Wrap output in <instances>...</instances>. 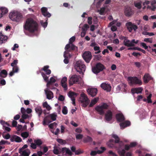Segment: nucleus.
Wrapping results in <instances>:
<instances>
[{"label": "nucleus", "instance_id": "f257e3e1", "mask_svg": "<svg viewBox=\"0 0 156 156\" xmlns=\"http://www.w3.org/2000/svg\"><path fill=\"white\" fill-rule=\"evenodd\" d=\"M23 28L24 30L33 33L37 30L38 24L33 18H30L27 19L24 23Z\"/></svg>", "mask_w": 156, "mask_h": 156}, {"label": "nucleus", "instance_id": "f03ea898", "mask_svg": "<svg viewBox=\"0 0 156 156\" xmlns=\"http://www.w3.org/2000/svg\"><path fill=\"white\" fill-rule=\"evenodd\" d=\"M112 137L115 139V143L119 144V147L117 149V152L120 156H131V153L128 152L126 154L125 149H122L124 147V144L122 141H120V139L118 136L116 134H112Z\"/></svg>", "mask_w": 156, "mask_h": 156}, {"label": "nucleus", "instance_id": "7ed1b4c3", "mask_svg": "<svg viewBox=\"0 0 156 156\" xmlns=\"http://www.w3.org/2000/svg\"><path fill=\"white\" fill-rule=\"evenodd\" d=\"M9 16L12 21L16 23L21 22L23 18V15L20 12L15 10L11 11L9 12Z\"/></svg>", "mask_w": 156, "mask_h": 156}, {"label": "nucleus", "instance_id": "20e7f679", "mask_svg": "<svg viewBox=\"0 0 156 156\" xmlns=\"http://www.w3.org/2000/svg\"><path fill=\"white\" fill-rule=\"evenodd\" d=\"M74 68L76 71L80 73H83L86 69V66L83 62L81 60H79L75 62Z\"/></svg>", "mask_w": 156, "mask_h": 156}, {"label": "nucleus", "instance_id": "39448f33", "mask_svg": "<svg viewBox=\"0 0 156 156\" xmlns=\"http://www.w3.org/2000/svg\"><path fill=\"white\" fill-rule=\"evenodd\" d=\"M79 101L82 104L83 107H85L89 104L90 100L86 94L82 93L80 95Z\"/></svg>", "mask_w": 156, "mask_h": 156}, {"label": "nucleus", "instance_id": "423d86ee", "mask_svg": "<svg viewBox=\"0 0 156 156\" xmlns=\"http://www.w3.org/2000/svg\"><path fill=\"white\" fill-rule=\"evenodd\" d=\"M18 61L17 60H14L13 62L11 64V66L12 67V71L9 74L10 76H11L13 75L14 73H17L19 70V68L17 66Z\"/></svg>", "mask_w": 156, "mask_h": 156}, {"label": "nucleus", "instance_id": "0eeeda50", "mask_svg": "<svg viewBox=\"0 0 156 156\" xmlns=\"http://www.w3.org/2000/svg\"><path fill=\"white\" fill-rule=\"evenodd\" d=\"M75 40V37L74 36H73L69 39V43L67 44L65 47V50L70 51L71 50L75 49L76 48V47L73 45L72 43Z\"/></svg>", "mask_w": 156, "mask_h": 156}, {"label": "nucleus", "instance_id": "6e6552de", "mask_svg": "<svg viewBox=\"0 0 156 156\" xmlns=\"http://www.w3.org/2000/svg\"><path fill=\"white\" fill-rule=\"evenodd\" d=\"M81 80V78L79 76L76 75H72L70 78L69 84L70 85H71L74 83H79Z\"/></svg>", "mask_w": 156, "mask_h": 156}, {"label": "nucleus", "instance_id": "1a4fd4ad", "mask_svg": "<svg viewBox=\"0 0 156 156\" xmlns=\"http://www.w3.org/2000/svg\"><path fill=\"white\" fill-rule=\"evenodd\" d=\"M128 81L130 85L133 84L141 85L142 84L141 80L138 79L136 77H129L128 78Z\"/></svg>", "mask_w": 156, "mask_h": 156}, {"label": "nucleus", "instance_id": "9d476101", "mask_svg": "<svg viewBox=\"0 0 156 156\" xmlns=\"http://www.w3.org/2000/svg\"><path fill=\"white\" fill-rule=\"evenodd\" d=\"M104 68V66L100 63H98L95 66L92 68V71L93 73L97 74L100 72L102 71Z\"/></svg>", "mask_w": 156, "mask_h": 156}, {"label": "nucleus", "instance_id": "9b49d317", "mask_svg": "<svg viewBox=\"0 0 156 156\" xmlns=\"http://www.w3.org/2000/svg\"><path fill=\"white\" fill-rule=\"evenodd\" d=\"M108 106L107 104L103 103L96 107L95 109L100 114L102 115L104 113L105 109L107 108Z\"/></svg>", "mask_w": 156, "mask_h": 156}, {"label": "nucleus", "instance_id": "f8f14e48", "mask_svg": "<svg viewBox=\"0 0 156 156\" xmlns=\"http://www.w3.org/2000/svg\"><path fill=\"white\" fill-rule=\"evenodd\" d=\"M126 26L127 29L130 32H131L133 30L136 31L138 28L137 26L136 25L130 22H128L126 23Z\"/></svg>", "mask_w": 156, "mask_h": 156}, {"label": "nucleus", "instance_id": "ddd939ff", "mask_svg": "<svg viewBox=\"0 0 156 156\" xmlns=\"http://www.w3.org/2000/svg\"><path fill=\"white\" fill-rule=\"evenodd\" d=\"M83 57L87 63H89L91 58V53L90 51H86L83 54Z\"/></svg>", "mask_w": 156, "mask_h": 156}, {"label": "nucleus", "instance_id": "4468645a", "mask_svg": "<svg viewBox=\"0 0 156 156\" xmlns=\"http://www.w3.org/2000/svg\"><path fill=\"white\" fill-rule=\"evenodd\" d=\"M87 92L92 97H94L97 94L98 90L96 88H90L87 90Z\"/></svg>", "mask_w": 156, "mask_h": 156}, {"label": "nucleus", "instance_id": "2eb2a0df", "mask_svg": "<svg viewBox=\"0 0 156 156\" xmlns=\"http://www.w3.org/2000/svg\"><path fill=\"white\" fill-rule=\"evenodd\" d=\"M77 94L73 92L70 91L68 93L69 97L72 101V103L74 105H75V98L77 96Z\"/></svg>", "mask_w": 156, "mask_h": 156}, {"label": "nucleus", "instance_id": "dca6fc26", "mask_svg": "<svg viewBox=\"0 0 156 156\" xmlns=\"http://www.w3.org/2000/svg\"><path fill=\"white\" fill-rule=\"evenodd\" d=\"M100 86L103 89L107 91H110L111 90V87L109 84L106 82L102 83Z\"/></svg>", "mask_w": 156, "mask_h": 156}, {"label": "nucleus", "instance_id": "f3484780", "mask_svg": "<svg viewBox=\"0 0 156 156\" xmlns=\"http://www.w3.org/2000/svg\"><path fill=\"white\" fill-rule=\"evenodd\" d=\"M41 11L42 15L44 16L50 17L51 16V14L48 12V9L46 7H42L41 9Z\"/></svg>", "mask_w": 156, "mask_h": 156}, {"label": "nucleus", "instance_id": "a211bd4d", "mask_svg": "<svg viewBox=\"0 0 156 156\" xmlns=\"http://www.w3.org/2000/svg\"><path fill=\"white\" fill-rule=\"evenodd\" d=\"M44 91L47 99L50 100L53 98V94L51 91L49 90V87H47V88L44 90Z\"/></svg>", "mask_w": 156, "mask_h": 156}, {"label": "nucleus", "instance_id": "6ab92c4d", "mask_svg": "<svg viewBox=\"0 0 156 156\" xmlns=\"http://www.w3.org/2000/svg\"><path fill=\"white\" fill-rule=\"evenodd\" d=\"M10 140L12 142H20L22 141V140L19 136L13 135L11 136Z\"/></svg>", "mask_w": 156, "mask_h": 156}, {"label": "nucleus", "instance_id": "aec40b11", "mask_svg": "<svg viewBox=\"0 0 156 156\" xmlns=\"http://www.w3.org/2000/svg\"><path fill=\"white\" fill-rule=\"evenodd\" d=\"M124 13L125 15L127 16H130L132 15L133 12L130 7H126L124 10Z\"/></svg>", "mask_w": 156, "mask_h": 156}, {"label": "nucleus", "instance_id": "412c9836", "mask_svg": "<svg viewBox=\"0 0 156 156\" xmlns=\"http://www.w3.org/2000/svg\"><path fill=\"white\" fill-rule=\"evenodd\" d=\"M8 10L7 8L5 7H1L0 8V18H2L4 15L8 13Z\"/></svg>", "mask_w": 156, "mask_h": 156}, {"label": "nucleus", "instance_id": "4be33fe9", "mask_svg": "<svg viewBox=\"0 0 156 156\" xmlns=\"http://www.w3.org/2000/svg\"><path fill=\"white\" fill-rule=\"evenodd\" d=\"M67 81V78L66 77H63L61 81V85L65 90H67V86L66 83Z\"/></svg>", "mask_w": 156, "mask_h": 156}, {"label": "nucleus", "instance_id": "5701e85b", "mask_svg": "<svg viewBox=\"0 0 156 156\" xmlns=\"http://www.w3.org/2000/svg\"><path fill=\"white\" fill-rule=\"evenodd\" d=\"M101 151L98 150L97 151H92L90 153V155L91 156H94L97 154H101L104 151L106 150V148L104 147H100Z\"/></svg>", "mask_w": 156, "mask_h": 156}, {"label": "nucleus", "instance_id": "b1692460", "mask_svg": "<svg viewBox=\"0 0 156 156\" xmlns=\"http://www.w3.org/2000/svg\"><path fill=\"white\" fill-rule=\"evenodd\" d=\"M112 113L110 111H108L105 114V119L107 122H109L112 119Z\"/></svg>", "mask_w": 156, "mask_h": 156}, {"label": "nucleus", "instance_id": "393cba45", "mask_svg": "<svg viewBox=\"0 0 156 156\" xmlns=\"http://www.w3.org/2000/svg\"><path fill=\"white\" fill-rule=\"evenodd\" d=\"M21 112L22 114V117L23 119H25L29 117V116L28 115V113L26 112L25 109L24 108H21Z\"/></svg>", "mask_w": 156, "mask_h": 156}, {"label": "nucleus", "instance_id": "a878e982", "mask_svg": "<svg viewBox=\"0 0 156 156\" xmlns=\"http://www.w3.org/2000/svg\"><path fill=\"white\" fill-rule=\"evenodd\" d=\"M35 110L36 113L40 117L42 113V110L41 107L39 105H37L35 107Z\"/></svg>", "mask_w": 156, "mask_h": 156}, {"label": "nucleus", "instance_id": "bb28decb", "mask_svg": "<svg viewBox=\"0 0 156 156\" xmlns=\"http://www.w3.org/2000/svg\"><path fill=\"white\" fill-rule=\"evenodd\" d=\"M142 90L143 88L141 87H140L137 88H132L131 89V91L133 94L135 93L138 94L141 93Z\"/></svg>", "mask_w": 156, "mask_h": 156}, {"label": "nucleus", "instance_id": "cd10ccee", "mask_svg": "<svg viewBox=\"0 0 156 156\" xmlns=\"http://www.w3.org/2000/svg\"><path fill=\"white\" fill-rule=\"evenodd\" d=\"M70 51L68 50H65V51L64 52V57L65 58V59L64 60V62L66 64H67L69 62V60L68 59V56L69 55V57H70V55L69 54V52Z\"/></svg>", "mask_w": 156, "mask_h": 156}, {"label": "nucleus", "instance_id": "c85d7f7f", "mask_svg": "<svg viewBox=\"0 0 156 156\" xmlns=\"http://www.w3.org/2000/svg\"><path fill=\"white\" fill-rule=\"evenodd\" d=\"M156 4V1L155 0H153L151 2V6L148 5L147 7V9H151L153 11L154 10L156 9V6L155 4Z\"/></svg>", "mask_w": 156, "mask_h": 156}, {"label": "nucleus", "instance_id": "c756f323", "mask_svg": "<svg viewBox=\"0 0 156 156\" xmlns=\"http://www.w3.org/2000/svg\"><path fill=\"white\" fill-rule=\"evenodd\" d=\"M137 144L136 142H134L130 143L129 145L126 144L125 146L124 145V147L125 150H128L131 147H135Z\"/></svg>", "mask_w": 156, "mask_h": 156}, {"label": "nucleus", "instance_id": "7c9ffc66", "mask_svg": "<svg viewBox=\"0 0 156 156\" xmlns=\"http://www.w3.org/2000/svg\"><path fill=\"white\" fill-rule=\"evenodd\" d=\"M116 118L118 121L121 122L123 121L124 119V117L122 113L118 114L116 115Z\"/></svg>", "mask_w": 156, "mask_h": 156}, {"label": "nucleus", "instance_id": "2f4dec72", "mask_svg": "<svg viewBox=\"0 0 156 156\" xmlns=\"http://www.w3.org/2000/svg\"><path fill=\"white\" fill-rule=\"evenodd\" d=\"M57 78L56 76H54L51 77L50 78V80L48 81L46 85L47 87H49L50 85H51L52 83H54L56 81V80Z\"/></svg>", "mask_w": 156, "mask_h": 156}, {"label": "nucleus", "instance_id": "473e14b6", "mask_svg": "<svg viewBox=\"0 0 156 156\" xmlns=\"http://www.w3.org/2000/svg\"><path fill=\"white\" fill-rule=\"evenodd\" d=\"M130 124V123L129 121H126L123 122L121 123L120 124L121 128V129H123L126 127L129 126Z\"/></svg>", "mask_w": 156, "mask_h": 156}, {"label": "nucleus", "instance_id": "72a5a7b5", "mask_svg": "<svg viewBox=\"0 0 156 156\" xmlns=\"http://www.w3.org/2000/svg\"><path fill=\"white\" fill-rule=\"evenodd\" d=\"M7 39L6 36L4 35L1 33H0V44L5 42Z\"/></svg>", "mask_w": 156, "mask_h": 156}, {"label": "nucleus", "instance_id": "f704fd0d", "mask_svg": "<svg viewBox=\"0 0 156 156\" xmlns=\"http://www.w3.org/2000/svg\"><path fill=\"white\" fill-rule=\"evenodd\" d=\"M123 43L127 47L133 46L131 41L127 39L126 37H124Z\"/></svg>", "mask_w": 156, "mask_h": 156}, {"label": "nucleus", "instance_id": "c9c22d12", "mask_svg": "<svg viewBox=\"0 0 156 156\" xmlns=\"http://www.w3.org/2000/svg\"><path fill=\"white\" fill-rule=\"evenodd\" d=\"M117 21L118 20H113L111 22L109 23L108 25V27H111L113 25L115 24L118 27H120L121 24V23L119 22H118Z\"/></svg>", "mask_w": 156, "mask_h": 156}, {"label": "nucleus", "instance_id": "e433bc0d", "mask_svg": "<svg viewBox=\"0 0 156 156\" xmlns=\"http://www.w3.org/2000/svg\"><path fill=\"white\" fill-rule=\"evenodd\" d=\"M151 77L149 74L148 73H146L143 77L144 81L145 83H147L151 79Z\"/></svg>", "mask_w": 156, "mask_h": 156}, {"label": "nucleus", "instance_id": "4c0bfd02", "mask_svg": "<svg viewBox=\"0 0 156 156\" xmlns=\"http://www.w3.org/2000/svg\"><path fill=\"white\" fill-rule=\"evenodd\" d=\"M62 151L63 153H65L66 154L71 156L72 155V152L70 150L66 147H64L62 148Z\"/></svg>", "mask_w": 156, "mask_h": 156}, {"label": "nucleus", "instance_id": "58836bf2", "mask_svg": "<svg viewBox=\"0 0 156 156\" xmlns=\"http://www.w3.org/2000/svg\"><path fill=\"white\" fill-rule=\"evenodd\" d=\"M99 100L98 97H96L92 100L89 105V106L91 107L95 105L98 101Z\"/></svg>", "mask_w": 156, "mask_h": 156}, {"label": "nucleus", "instance_id": "ea45409f", "mask_svg": "<svg viewBox=\"0 0 156 156\" xmlns=\"http://www.w3.org/2000/svg\"><path fill=\"white\" fill-rule=\"evenodd\" d=\"M21 154L24 156H28L30 153V151L28 149H26L22 151Z\"/></svg>", "mask_w": 156, "mask_h": 156}, {"label": "nucleus", "instance_id": "a19ab883", "mask_svg": "<svg viewBox=\"0 0 156 156\" xmlns=\"http://www.w3.org/2000/svg\"><path fill=\"white\" fill-rule=\"evenodd\" d=\"M49 67V66H44L42 69L43 70H44L48 75L50 74L51 72V70L48 69Z\"/></svg>", "mask_w": 156, "mask_h": 156}, {"label": "nucleus", "instance_id": "79ce46f5", "mask_svg": "<svg viewBox=\"0 0 156 156\" xmlns=\"http://www.w3.org/2000/svg\"><path fill=\"white\" fill-rule=\"evenodd\" d=\"M152 97V94H150L149 96L147 97V98H144L143 100V101L144 102H147L148 103H152V101L151 99V98Z\"/></svg>", "mask_w": 156, "mask_h": 156}, {"label": "nucleus", "instance_id": "37998d69", "mask_svg": "<svg viewBox=\"0 0 156 156\" xmlns=\"http://www.w3.org/2000/svg\"><path fill=\"white\" fill-rule=\"evenodd\" d=\"M7 75V72L5 70H2L0 72V76L2 78L5 77Z\"/></svg>", "mask_w": 156, "mask_h": 156}, {"label": "nucleus", "instance_id": "c03bdc74", "mask_svg": "<svg viewBox=\"0 0 156 156\" xmlns=\"http://www.w3.org/2000/svg\"><path fill=\"white\" fill-rule=\"evenodd\" d=\"M48 117H49V116H48L44 118L43 122V124L44 126H45L47 125V123H49L51 122V121H50L48 120Z\"/></svg>", "mask_w": 156, "mask_h": 156}, {"label": "nucleus", "instance_id": "a18cd8bd", "mask_svg": "<svg viewBox=\"0 0 156 156\" xmlns=\"http://www.w3.org/2000/svg\"><path fill=\"white\" fill-rule=\"evenodd\" d=\"M43 106L44 108H45L48 111L51 109V107L46 101L43 103Z\"/></svg>", "mask_w": 156, "mask_h": 156}, {"label": "nucleus", "instance_id": "49530a36", "mask_svg": "<svg viewBox=\"0 0 156 156\" xmlns=\"http://www.w3.org/2000/svg\"><path fill=\"white\" fill-rule=\"evenodd\" d=\"M48 19H46L45 21L43 20H41L40 23L41 25L44 27L45 28L47 27L48 25Z\"/></svg>", "mask_w": 156, "mask_h": 156}, {"label": "nucleus", "instance_id": "de8ad7c7", "mask_svg": "<svg viewBox=\"0 0 156 156\" xmlns=\"http://www.w3.org/2000/svg\"><path fill=\"white\" fill-rule=\"evenodd\" d=\"M113 142V140H110L106 144L109 147L112 148L114 147Z\"/></svg>", "mask_w": 156, "mask_h": 156}, {"label": "nucleus", "instance_id": "09e8293b", "mask_svg": "<svg viewBox=\"0 0 156 156\" xmlns=\"http://www.w3.org/2000/svg\"><path fill=\"white\" fill-rule=\"evenodd\" d=\"M48 116L53 121L56 120L57 116V114L55 113L51 114Z\"/></svg>", "mask_w": 156, "mask_h": 156}, {"label": "nucleus", "instance_id": "8fccbe9b", "mask_svg": "<svg viewBox=\"0 0 156 156\" xmlns=\"http://www.w3.org/2000/svg\"><path fill=\"white\" fill-rule=\"evenodd\" d=\"M141 1L138 2H134L135 6L138 9H140L141 8Z\"/></svg>", "mask_w": 156, "mask_h": 156}, {"label": "nucleus", "instance_id": "3c124183", "mask_svg": "<svg viewBox=\"0 0 156 156\" xmlns=\"http://www.w3.org/2000/svg\"><path fill=\"white\" fill-rule=\"evenodd\" d=\"M41 74L44 80L46 82H48V79L49 76H48L47 75H46L45 74L43 73H41Z\"/></svg>", "mask_w": 156, "mask_h": 156}, {"label": "nucleus", "instance_id": "603ef678", "mask_svg": "<svg viewBox=\"0 0 156 156\" xmlns=\"http://www.w3.org/2000/svg\"><path fill=\"white\" fill-rule=\"evenodd\" d=\"M29 133L27 132H24L21 134V136L23 138V139L27 138L29 136Z\"/></svg>", "mask_w": 156, "mask_h": 156}, {"label": "nucleus", "instance_id": "864d4df0", "mask_svg": "<svg viewBox=\"0 0 156 156\" xmlns=\"http://www.w3.org/2000/svg\"><path fill=\"white\" fill-rule=\"evenodd\" d=\"M126 86V84L122 83L121 85L118 86L116 88V90L117 91H119L121 89V87H122L123 88H125Z\"/></svg>", "mask_w": 156, "mask_h": 156}, {"label": "nucleus", "instance_id": "5fc2aeb1", "mask_svg": "<svg viewBox=\"0 0 156 156\" xmlns=\"http://www.w3.org/2000/svg\"><path fill=\"white\" fill-rule=\"evenodd\" d=\"M34 143L37 146H40L42 143L41 140L39 139L35 140H34Z\"/></svg>", "mask_w": 156, "mask_h": 156}, {"label": "nucleus", "instance_id": "6e6d98bb", "mask_svg": "<svg viewBox=\"0 0 156 156\" xmlns=\"http://www.w3.org/2000/svg\"><path fill=\"white\" fill-rule=\"evenodd\" d=\"M94 49L95 51H97V52H96L95 53L98 54L101 52L100 48L99 47L97 46V45L94 48Z\"/></svg>", "mask_w": 156, "mask_h": 156}, {"label": "nucleus", "instance_id": "4d7b16f0", "mask_svg": "<svg viewBox=\"0 0 156 156\" xmlns=\"http://www.w3.org/2000/svg\"><path fill=\"white\" fill-rule=\"evenodd\" d=\"M57 125V124L55 122H54L52 123H51L49 124L48 126L51 129H53L54 128H55L56 127Z\"/></svg>", "mask_w": 156, "mask_h": 156}, {"label": "nucleus", "instance_id": "13d9d810", "mask_svg": "<svg viewBox=\"0 0 156 156\" xmlns=\"http://www.w3.org/2000/svg\"><path fill=\"white\" fill-rule=\"evenodd\" d=\"M75 135L76 139H81L83 137V135L81 134L76 133Z\"/></svg>", "mask_w": 156, "mask_h": 156}, {"label": "nucleus", "instance_id": "bf43d9fd", "mask_svg": "<svg viewBox=\"0 0 156 156\" xmlns=\"http://www.w3.org/2000/svg\"><path fill=\"white\" fill-rule=\"evenodd\" d=\"M62 112L64 115H66L68 113V109L67 108L64 106L63 107L62 109Z\"/></svg>", "mask_w": 156, "mask_h": 156}, {"label": "nucleus", "instance_id": "052dcab7", "mask_svg": "<svg viewBox=\"0 0 156 156\" xmlns=\"http://www.w3.org/2000/svg\"><path fill=\"white\" fill-rule=\"evenodd\" d=\"M108 154L109 156H118L116 154L111 150L108 151Z\"/></svg>", "mask_w": 156, "mask_h": 156}, {"label": "nucleus", "instance_id": "680f3d73", "mask_svg": "<svg viewBox=\"0 0 156 156\" xmlns=\"http://www.w3.org/2000/svg\"><path fill=\"white\" fill-rule=\"evenodd\" d=\"M89 28V26L87 24H85L82 28V30L84 31H87L88 29Z\"/></svg>", "mask_w": 156, "mask_h": 156}, {"label": "nucleus", "instance_id": "e2e57ef3", "mask_svg": "<svg viewBox=\"0 0 156 156\" xmlns=\"http://www.w3.org/2000/svg\"><path fill=\"white\" fill-rule=\"evenodd\" d=\"M144 41L146 42L151 43H152V39L151 38H145L144 39Z\"/></svg>", "mask_w": 156, "mask_h": 156}, {"label": "nucleus", "instance_id": "0e129e2a", "mask_svg": "<svg viewBox=\"0 0 156 156\" xmlns=\"http://www.w3.org/2000/svg\"><path fill=\"white\" fill-rule=\"evenodd\" d=\"M57 141L61 144H64L66 143V142L65 140H63L61 139H58L57 140Z\"/></svg>", "mask_w": 156, "mask_h": 156}, {"label": "nucleus", "instance_id": "69168bd1", "mask_svg": "<svg viewBox=\"0 0 156 156\" xmlns=\"http://www.w3.org/2000/svg\"><path fill=\"white\" fill-rule=\"evenodd\" d=\"M53 153L56 154H58L59 153V151L58 148L57 147H54L53 149Z\"/></svg>", "mask_w": 156, "mask_h": 156}, {"label": "nucleus", "instance_id": "338daca9", "mask_svg": "<svg viewBox=\"0 0 156 156\" xmlns=\"http://www.w3.org/2000/svg\"><path fill=\"white\" fill-rule=\"evenodd\" d=\"M105 8L102 7L101 8L99 11L100 14L101 15H103L105 13Z\"/></svg>", "mask_w": 156, "mask_h": 156}, {"label": "nucleus", "instance_id": "774afa93", "mask_svg": "<svg viewBox=\"0 0 156 156\" xmlns=\"http://www.w3.org/2000/svg\"><path fill=\"white\" fill-rule=\"evenodd\" d=\"M3 137L6 139H8L9 138L10 139V136L9 134L8 133L6 135H3Z\"/></svg>", "mask_w": 156, "mask_h": 156}]
</instances>
